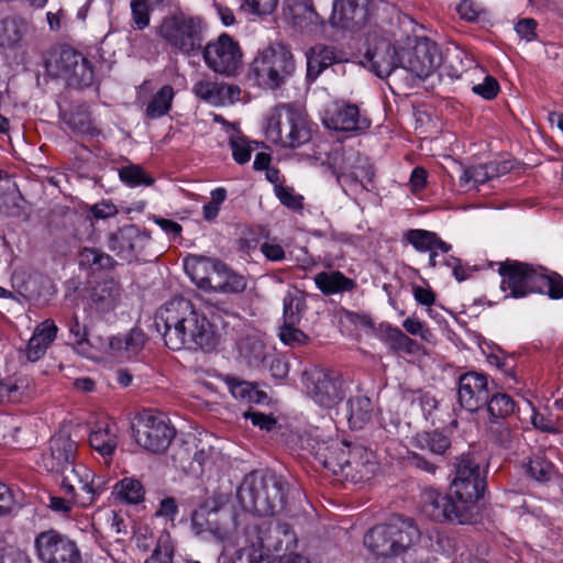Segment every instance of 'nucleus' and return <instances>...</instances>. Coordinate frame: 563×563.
<instances>
[{
    "label": "nucleus",
    "mask_w": 563,
    "mask_h": 563,
    "mask_svg": "<svg viewBox=\"0 0 563 563\" xmlns=\"http://www.w3.org/2000/svg\"><path fill=\"white\" fill-rule=\"evenodd\" d=\"M164 324L165 344L175 351L217 349L221 335L208 318L185 298H174L158 311Z\"/></svg>",
    "instance_id": "obj_1"
},
{
    "label": "nucleus",
    "mask_w": 563,
    "mask_h": 563,
    "mask_svg": "<svg viewBox=\"0 0 563 563\" xmlns=\"http://www.w3.org/2000/svg\"><path fill=\"white\" fill-rule=\"evenodd\" d=\"M499 274L506 298H523L534 292L547 294L553 300L563 298L562 276L542 266L507 261L500 266Z\"/></svg>",
    "instance_id": "obj_2"
},
{
    "label": "nucleus",
    "mask_w": 563,
    "mask_h": 563,
    "mask_svg": "<svg viewBox=\"0 0 563 563\" xmlns=\"http://www.w3.org/2000/svg\"><path fill=\"white\" fill-rule=\"evenodd\" d=\"M316 455L325 468L353 483L371 479L378 466L372 451L344 442H333L324 449H319Z\"/></svg>",
    "instance_id": "obj_3"
},
{
    "label": "nucleus",
    "mask_w": 563,
    "mask_h": 563,
    "mask_svg": "<svg viewBox=\"0 0 563 563\" xmlns=\"http://www.w3.org/2000/svg\"><path fill=\"white\" fill-rule=\"evenodd\" d=\"M312 125L305 110L291 104H279L267 114L264 130L269 142L296 148L311 140Z\"/></svg>",
    "instance_id": "obj_4"
},
{
    "label": "nucleus",
    "mask_w": 563,
    "mask_h": 563,
    "mask_svg": "<svg viewBox=\"0 0 563 563\" xmlns=\"http://www.w3.org/2000/svg\"><path fill=\"white\" fill-rule=\"evenodd\" d=\"M420 539V530L411 519L397 518L389 523L376 525L363 539L364 547L377 558L398 556Z\"/></svg>",
    "instance_id": "obj_5"
},
{
    "label": "nucleus",
    "mask_w": 563,
    "mask_h": 563,
    "mask_svg": "<svg viewBox=\"0 0 563 563\" xmlns=\"http://www.w3.org/2000/svg\"><path fill=\"white\" fill-rule=\"evenodd\" d=\"M236 496L245 511L257 516H272L284 504L283 484L271 474L252 472L240 485Z\"/></svg>",
    "instance_id": "obj_6"
},
{
    "label": "nucleus",
    "mask_w": 563,
    "mask_h": 563,
    "mask_svg": "<svg viewBox=\"0 0 563 563\" xmlns=\"http://www.w3.org/2000/svg\"><path fill=\"white\" fill-rule=\"evenodd\" d=\"M295 69L291 52L282 44H272L256 53L249 77L261 88L276 90L287 82Z\"/></svg>",
    "instance_id": "obj_7"
},
{
    "label": "nucleus",
    "mask_w": 563,
    "mask_h": 563,
    "mask_svg": "<svg viewBox=\"0 0 563 563\" xmlns=\"http://www.w3.org/2000/svg\"><path fill=\"white\" fill-rule=\"evenodd\" d=\"M485 471L474 455H462L455 465V475L451 484L454 498L475 518L477 501L483 497Z\"/></svg>",
    "instance_id": "obj_8"
},
{
    "label": "nucleus",
    "mask_w": 563,
    "mask_h": 563,
    "mask_svg": "<svg viewBox=\"0 0 563 563\" xmlns=\"http://www.w3.org/2000/svg\"><path fill=\"white\" fill-rule=\"evenodd\" d=\"M132 429L137 445L155 454L165 452L175 437L168 418L154 410H144L136 415Z\"/></svg>",
    "instance_id": "obj_9"
},
{
    "label": "nucleus",
    "mask_w": 563,
    "mask_h": 563,
    "mask_svg": "<svg viewBox=\"0 0 563 563\" xmlns=\"http://www.w3.org/2000/svg\"><path fill=\"white\" fill-rule=\"evenodd\" d=\"M158 35L174 48L190 54L201 46V21L184 13L166 16L158 27Z\"/></svg>",
    "instance_id": "obj_10"
},
{
    "label": "nucleus",
    "mask_w": 563,
    "mask_h": 563,
    "mask_svg": "<svg viewBox=\"0 0 563 563\" xmlns=\"http://www.w3.org/2000/svg\"><path fill=\"white\" fill-rule=\"evenodd\" d=\"M60 472L62 490L81 507L95 503L104 489L103 482L96 481L93 471L84 464H75Z\"/></svg>",
    "instance_id": "obj_11"
},
{
    "label": "nucleus",
    "mask_w": 563,
    "mask_h": 563,
    "mask_svg": "<svg viewBox=\"0 0 563 563\" xmlns=\"http://www.w3.org/2000/svg\"><path fill=\"white\" fill-rule=\"evenodd\" d=\"M202 56L211 70L223 76H234L243 63V52L239 42L227 33L208 42Z\"/></svg>",
    "instance_id": "obj_12"
},
{
    "label": "nucleus",
    "mask_w": 563,
    "mask_h": 563,
    "mask_svg": "<svg viewBox=\"0 0 563 563\" xmlns=\"http://www.w3.org/2000/svg\"><path fill=\"white\" fill-rule=\"evenodd\" d=\"M34 547L43 563H81V553L76 542L56 530L38 533Z\"/></svg>",
    "instance_id": "obj_13"
},
{
    "label": "nucleus",
    "mask_w": 563,
    "mask_h": 563,
    "mask_svg": "<svg viewBox=\"0 0 563 563\" xmlns=\"http://www.w3.org/2000/svg\"><path fill=\"white\" fill-rule=\"evenodd\" d=\"M422 511L435 521L466 525L474 520L453 494L443 495L433 488H427L422 493Z\"/></svg>",
    "instance_id": "obj_14"
},
{
    "label": "nucleus",
    "mask_w": 563,
    "mask_h": 563,
    "mask_svg": "<svg viewBox=\"0 0 563 563\" xmlns=\"http://www.w3.org/2000/svg\"><path fill=\"white\" fill-rule=\"evenodd\" d=\"M442 55L438 45L429 40L417 42L412 49L401 53L400 66L418 78L431 76L441 65Z\"/></svg>",
    "instance_id": "obj_15"
},
{
    "label": "nucleus",
    "mask_w": 563,
    "mask_h": 563,
    "mask_svg": "<svg viewBox=\"0 0 563 563\" xmlns=\"http://www.w3.org/2000/svg\"><path fill=\"white\" fill-rule=\"evenodd\" d=\"M323 124L331 130L344 132H364L371 121L361 114L355 104L333 101L327 106L322 114Z\"/></svg>",
    "instance_id": "obj_16"
},
{
    "label": "nucleus",
    "mask_w": 563,
    "mask_h": 563,
    "mask_svg": "<svg viewBox=\"0 0 563 563\" xmlns=\"http://www.w3.org/2000/svg\"><path fill=\"white\" fill-rule=\"evenodd\" d=\"M49 67L56 76L65 77L80 86H89L93 79V70L89 62L73 48H62Z\"/></svg>",
    "instance_id": "obj_17"
},
{
    "label": "nucleus",
    "mask_w": 563,
    "mask_h": 563,
    "mask_svg": "<svg viewBox=\"0 0 563 563\" xmlns=\"http://www.w3.org/2000/svg\"><path fill=\"white\" fill-rule=\"evenodd\" d=\"M368 47L365 58L369 68L378 77H388L391 71L400 66L401 54H399L391 42L376 34L368 37Z\"/></svg>",
    "instance_id": "obj_18"
},
{
    "label": "nucleus",
    "mask_w": 563,
    "mask_h": 563,
    "mask_svg": "<svg viewBox=\"0 0 563 563\" xmlns=\"http://www.w3.org/2000/svg\"><path fill=\"white\" fill-rule=\"evenodd\" d=\"M307 390L321 407L332 408L343 399L342 382L322 371H316L308 377Z\"/></svg>",
    "instance_id": "obj_19"
},
{
    "label": "nucleus",
    "mask_w": 563,
    "mask_h": 563,
    "mask_svg": "<svg viewBox=\"0 0 563 563\" xmlns=\"http://www.w3.org/2000/svg\"><path fill=\"white\" fill-rule=\"evenodd\" d=\"M487 377L484 374L468 372L460 376L459 401L468 411H476L489 397Z\"/></svg>",
    "instance_id": "obj_20"
},
{
    "label": "nucleus",
    "mask_w": 563,
    "mask_h": 563,
    "mask_svg": "<svg viewBox=\"0 0 563 563\" xmlns=\"http://www.w3.org/2000/svg\"><path fill=\"white\" fill-rule=\"evenodd\" d=\"M194 95L216 107L234 103L240 100L241 88L236 85L219 82L208 77L197 80L192 86Z\"/></svg>",
    "instance_id": "obj_21"
},
{
    "label": "nucleus",
    "mask_w": 563,
    "mask_h": 563,
    "mask_svg": "<svg viewBox=\"0 0 563 563\" xmlns=\"http://www.w3.org/2000/svg\"><path fill=\"white\" fill-rule=\"evenodd\" d=\"M77 444L68 435H55L49 441V452L43 455V464L49 472H60L71 466Z\"/></svg>",
    "instance_id": "obj_22"
},
{
    "label": "nucleus",
    "mask_w": 563,
    "mask_h": 563,
    "mask_svg": "<svg viewBox=\"0 0 563 563\" xmlns=\"http://www.w3.org/2000/svg\"><path fill=\"white\" fill-rule=\"evenodd\" d=\"M146 89V84H143L137 91V98L144 106V115L150 120L159 119L169 113L175 98V90L169 85L162 86L146 100L143 99V93Z\"/></svg>",
    "instance_id": "obj_23"
},
{
    "label": "nucleus",
    "mask_w": 563,
    "mask_h": 563,
    "mask_svg": "<svg viewBox=\"0 0 563 563\" xmlns=\"http://www.w3.org/2000/svg\"><path fill=\"white\" fill-rule=\"evenodd\" d=\"M371 0H335L330 21L332 25L346 27L350 22L361 23L367 18Z\"/></svg>",
    "instance_id": "obj_24"
},
{
    "label": "nucleus",
    "mask_w": 563,
    "mask_h": 563,
    "mask_svg": "<svg viewBox=\"0 0 563 563\" xmlns=\"http://www.w3.org/2000/svg\"><path fill=\"white\" fill-rule=\"evenodd\" d=\"M58 328L51 319L41 322L34 330L26 347V357L31 362H36L43 357L54 342Z\"/></svg>",
    "instance_id": "obj_25"
},
{
    "label": "nucleus",
    "mask_w": 563,
    "mask_h": 563,
    "mask_svg": "<svg viewBox=\"0 0 563 563\" xmlns=\"http://www.w3.org/2000/svg\"><path fill=\"white\" fill-rule=\"evenodd\" d=\"M148 241V235L142 232L136 225H125L112 234L110 249L120 255L140 251Z\"/></svg>",
    "instance_id": "obj_26"
},
{
    "label": "nucleus",
    "mask_w": 563,
    "mask_h": 563,
    "mask_svg": "<svg viewBox=\"0 0 563 563\" xmlns=\"http://www.w3.org/2000/svg\"><path fill=\"white\" fill-rule=\"evenodd\" d=\"M91 448L103 457H110L118 446V427L109 420L99 422L89 435Z\"/></svg>",
    "instance_id": "obj_27"
},
{
    "label": "nucleus",
    "mask_w": 563,
    "mask_h": 563,
    "mask_svg": "<svg viewBox=\"0 0 563 563\" xmlns=\"http://www.w3.org/2000/svg\"><path fill=\"white\" fill-rule=\"evenodd\" d=\"M119 347L120 341L118 339L90 334L78 344L76 352L87 358L102 360L106 356H117Z\"/></svg>",
    "instance_id": "obj_28"
},
{
    "label": "nucleus",
    "mask_w": 563,
    "mask_h": 563,
    "mask_svg": "<svg viewBox=\"0 0 563 563\" xmlns=\"http://www.w3.org/2000/svg\"><path fill=\"white\" fill-rule=\"evenodd\" d=\"M240 357L253 367L260 366L269 353V346L256 335L242 338L238 343Z\"/></svg>",
    "instance_id": "obj_29"
},
{
    "label": "nucleus",
    "mask_w": 563,
    "mask_h": 563,
    "mask_svg": "<svg viewBox=\"0 0 563 563\" xmlns=\"http://www.w3.org/2000/svg\"><path fill=\"white\" fill-rule=\"evenodd\" d=\"M313 279L317 288L327 296L351 291L355 287V282L339 271L320 272Z\"/></svg>",
    "instance_id": "obj_30"
},
{
    "label": "nucleus",
    "mask_w": 563,
    "mask_h": 563,
    "mask_svg": "<svg viewBox=\"0 0 563 563\" xmlns=\"http://www.w3.org/2000/svg\"><path fill=\"white\" fill-rule=\"evenodd\" d=\"M404 239L418 252H428L433 249H439L441 253L451 251V245L441 240L438 234L432 231L411 229L405 233Z\"/></svg>",
    "instance_id": "obj_31"
},
{
    "label": "nucleus",
    "mask_w": 563,
    "mask_h": 563,
    "mask_svg": "<svg viewBox=\"0 0 563 563\" xmlns=\"http://www.w3.org/2000/svg\"><path fill=\"white\" fill-rule=\"evenodd\" d=\"M379 339L397 352L413 354L419 350V344L415 340L389 323H382L379 325Z\"/></svg>",
    "instance_id": "obj_32"
},
{
    "label": "nucleus",
    "mask_w": 563,
    "mask_h": 563,
    "mask_svg": "<svg viewBox=\"0 0 563 563\" xmlns=\"http://www.w3.org/2000/svg\"><path fill=\"white\" fill-rule=\"evenodd\" d=\"M336 55L331 47L317 45L307 54V76L314 80L323 69L336 62Z\"/></svg>",
    "instance_id": "obj_33"
},
{
    "label": "nucleus",
    "mask_w": 563,
    "mask_h": 563,
    "mask_svg": "<svg viewBox=\"0 0 563 563\" xmlns=\"http://www.w3.org/2000/svg\"><path fill=\"white\" fill-rule=\"evenodd\" d=\"M349 405V424L352 429H362L372 418L373 404L366 396L351 398Z\"/></svg>",
    "instance_id": "obj_34"
},
{
    "label": "nucleus",
    "mask_w": 563,
    "mask_h": 563,
    "mask_svg": "<svg viewBox=\"0 0 563 563\" xmlns=\"http://www.w3.org/2000/svg\"><path fill=\"white\" fill-rule=\"evenodd\" d=\"M217 500H212V506L207 501L199 509L194 511L191 522L198 533L208 531L217 536L221 534L220 527L217 521L211 518L217 516Z\"/></svg>",
    "instance_id": "obj_35"
},
{
    "label": "nucleus",
    "mask_w": 563,
    "mask_h": 563,
    "mask_svg": "<svg viewBox=\"0 0 563 563\" xmlns=\"http://www.w3.org/2000/svg\"><path fill=\"white\" fill-rule=\"evenodd\" d=\"M114 493L124 503L137 505L144 500L145 488L134 477H124L114 485Z\"/></svg>",
    "instance_id": "obj_36"
},
{
    "label": "nucleus",
    "mask_w": 563,
    "mask_h": 563,
    "mask_svg": "<svg viewBox=\"0 0 563 563\" xmlns=\"http://www.w3.org/2000/svg\"><path fill=\"white\" fill-rule=\"evenodd\" d=\"M227 384L235 399L261 404L267 398L264 391L257 390L251 383L228 378Z\"/></svg>",
    "instance_id": "obj_37"
},
{
    "label": "nucleus",
    "mask_w": 563,
    "mask_h": 563,
    "mask_svg": "<svg viewBox=\"0 0 563 563\" xmlns=\"http://www.w3.org/2000/svg\"><path fill=\"white\" fill-rule=\"evenodd\" d=\"M526 473L538 482H548L554 475L553 464L541 454H534L523 464Z\"/></svg>",
    "instance_id": "obj_38"
},
{
    "label": "nucleus",
    "mask_w": 563,
    "mask_h": 563,
    "mask_svg": "<svg viewBox=\"0 0 563 563\" xmlns=\"http://www.w3.org/2000/svg\"><path fill=\"white\" fill-rule=\"evenodd\" d=\"M488 434L493 442L504 448H511L518 440V432L505 421L490 420Z\"/></svg>",
    "instance_id": "obj_39"
},
{
    "label": "nucleus",
    "mask_w": 563,
    "mask_h": 563,
    "mask_svg": "<svg viewBox=\"0 0 563 563\" xmlns=\"http://www.w3.org/2000/svg\"><path fill=\"white\" fill-rule=\"evenodd\" d=\"M97 296V308L103 312L110 311L114 309L120 301V285L113 279L107 280L100 288Z\"/></svg>",
    "instance_id": "obj_40"
},
{
    "label": "nucleus",
    "mask_w": 563,
    "mask_h": 563,
    "mask_svg": "<svg viewBox=\"0 0 563 563\" xmlns=\"http://www.w3.org/2000/svg\"><path fill=\"white\" fill-rule=\"evenodd\" d=\"M119 177L128 187L152 186L154 178L150 176L140 165L131 164L120 168Z\"/></svg>",
    "instance_id": "obj_41"
},
{
    "label": "nucleus",
    "mask_w": 563,
    "mask_h": 563,
    "mask_svg": "<svg viewBox=\"0 0 563 563\" xmlns=\"http://www.w3.org/2000/svg\"><path fill=\"white\" fill-rule=\"evenodd\" d=\"M24 34L23 23L14 20L7 19L0 22V46L11 47L18 44Z\"/></svg>",
    "instance_id": "obj_42"
},
{
    "label": "nucleus",
    "mask_w": 563,
    "mask_h": 563,
    "mask_svg": "<svg viewBox=\"0 0 563 563\" xmlns=\"http://www.w3.org/2000/svg\"><path fill=\"white\" fill-rule=\"evenodd\" d=\"M120 341V347L118 349V355L125 354L132 356L137 354L145 344V335L139 329H133L124 335L112 336Z\"/></svg>",
    "instance_id": "obj_43"
},
{
    "label": "nucleus",
    "mask_w": 563,
    "mask_h": 563,
    "mask_svg": "<svg viewBox=\"0 0 563 563\" xmlns=\"http://www.w3.org/2000/svg\"><path fill=\"white\" fill-rule=\"evenodd\" d=\"M305 302L297 291H288L284 298V322L299 324Z\"/></svg>",
    "instance_id": "obj_44"
},
{
    "label": "nucleus",
    "mask_w": 563,
    "mask_h": 563,
    "mask_svg": "<svg viewBox=\"0 0 563 563\" xmlns=\"http://www.w3.org/2000/svg\"><path fill=\"white\" fill-rule=\"evenodd\" d=\"M79 264L91 269H101L111 267L113 260L99 250L85 247L79 253Z\"/></svg>",
    "instance_id": "obj_45"
},
{
    "label": "nucleus",
    "mask_w": 563,
    "mask_h": 563,
    "mask_svg": "<svg viewBox=\"0 0 563 563\" xmlns=\"http://www.w3.org/2000/svg\"><path fill=\"white\" fill-rule=\"evenodd\" d=\"M487 410L494 419H505L515 411V401L506 394H496L487 400Z\"/></svg>",
    "instance_id": "obj_46"
},
{
    "label": "nucleus",
    "mask_w": 563,
    "mask_h": 563,
    "mask_svg": "<svg viewBox=\"0 0 563 563\" xmlns=\"http://www.w3.org/2000/svg\"><path fill=\"white\" fill-rule=\"evenodd\" d=\"M67 124L73 131L80 134L93 135L97 132L91 114L86 110L71 112L68 115Z\"/></svg>",
    "instance_id": "obj_47"
},
{
    "label": "nucleus",
    "mask_w": 563,
    "mask_h": 563,
    "mask_svg": "<svg viewBox=\"0 0 563 563\" xmlns=\"http://www.w3.org/2000/svg\"><path fill=\"white\" fill-rule=\"evenodd\" d=\"M417 443L420 448L428 449L435 454H443L450 446L449 439L439 432L419 434Z\"/></svg>",
    "instance_id": "obj_48"
},
{
    "label": "nucleus",
    "mask_w": 563,
    "mask_h": 563,
    "mask_svg": "<svg viewBox=\"0 0 563 563\" xmlns=\"http://www.w3.org/2000/svg\"><path fill=\"white\" fill-rule=\"evenodd\" d=\"M230 147L232 151L233 159L238 164L247 163L251 159L253 151L255 150L253 142L241 135L231 136Z\"/></svg>",
    "instance_id": "obj_49"
},
{
    "label": "nucleus",
    "mask_w": 563,
    "mask_h": 563,
    "mask_svg": "<svg viewBox=\"0 0 563 563\" xmlns=\"http://www.w3.org/2000/svg\"><path fill=\"white\" fill-rule=\"evenodd\" d=\"M211 266L214 271H219L220 265L218 263H210L205 260H196L191 264H186V269L188 274L190 275L191 279L199 286V287H208L210 286V278L207 276L200 275L201 272H206L208 267Z\"/></svg>",
    "instance_id": "obj_50"
},
{
    "label": "nucleus",
    "mask_w": 563,
    "mask_h": 563,
    "mask_svg": "<svg viewBox=\"0 0 563 563\" xmlns=\"http://www.w3.org/2000/svg\"><path fill=\"white\" fill-rule=\"evenodd\" d=\"M247 282L243 275L231 271L223 272V279L218 283L217 288L224 294H239L246 288Z\"/></svg>",
    "instance_id": "obj_51"
},
{
    "label": "nucleus",
    "mask_w": 563,
    "mask_h": 563,
    "mask_svg": "<svg viewBox=\"0 0 563 563\" xmlns=\"http://www.w3.org/2000/svg\"><path fill=\"white\" fill-rule=\"evenodd\" d=\"M298 324L283 323L279 329L282 342L290 346L303 345L308 342V335L297 328Z\"/></svg>",
    "instance_id": "obj_52"
},
{
    "label": "nucleus",
    "mask_w": 563,
    "mask_h": 563,
    "mask_svg": "<svg viewBox=\"0 0 563 563\" xmlns=\"http://www.w3.org/2000/svg\"><path fill=\"white\" fill-rule=\"evenodd\" d=\"M227 199V190L223 187L213 189L210 194V201L202 208L203 218L211 221L218 217L220 206Z\"/></svg>",
    "instance_id": "obj_53"
},
{
    "label": "nucleus",
    "mask_w": 563,
    "mask_h": 563,
    "mask_svg": "<svg viewBox=\"0 0 563 563\" xmlns=\"http://www.w3.org/2000/svg\"><path fill=\"white\" fill-rule=\"evenodd\" d=\"M9 402H21L30 396L29 380L25 377L8 379Z\"/></svg>",
    "instance_id": "obj_54"
},
{
    "label": "nucleus",
    "mask_w": 563,
    "mask_h": 563,
    "mask_svg": "<svg viewBox=\"0 0 563 563\" xmlns=\"http://www.w3.org/2000/svg\"><path fill=\"white\" fill-rule=\"evenodd\" d=\"M132 19L139 30L150 24V3L147 0L131 1Z\"/></svg>",
    "instance_id": "obj_55"
},
{
    "label": "nucleus",
    "mask_w": 563,
    "mask_h": 563,
    "mask_svg": "<svg viewBox=\"0 0 563 563\" xmlns=\"http://www.w3.org/2000/svg\"><path fill=\"white\" fill-rule=\"evenodd\" d=\"M489 176L484 166H473L463 172L460 177V184L464 188H470L471 185L484 184L488 180Z\"/></svg>",
    "instance_id": "obj_56"
},
{
    "label": "nucleus",
    "mask_w": 563,
    "mask_h": 563,
    "mask_svg": "<svg viewBox=\"0 0 563 563\" xmlns=\"http://www.w3.org/2000/svg\"><path fill=\"white\" fill-rule=\"evenodd\" d=\"M275 195L278 200L289 209L299 210L302 208V197L297 195L290 187L276 186Z\"/></svg>",
    "instance_id": "obj_57"
},
{
    "label": "nucleus",
    "mask_w": 563,
    "mask_h": 563,
    "mask_svg": "<svg viewBox=\"0 0 563 563\" xmlns=\"http://www.w3.org/2000/svg\"><path fill=\"white\" fill-rule=\"evenodd\" d=\"M174 549L168 538L161 539L153 554L145 563H173Z\"/></svg>",
    "instance_id": "obj_58"
},
{
    "label": "nucleus",
    "mask_w": 563,
    "mask_h": 563,
    "mask_svg": "<svg viewBox=\"0 0 563 563\" xmlns=\"http://www.w3.org/2000/svg\"><path fill=\"white\" fill-rule=\"evenodd\" d=\"M402 327L409 334L418 335L426 342H432L434 339L433 333L417 318H407L402 322Z\"/></svg>",
    "instance_id": "obj_59"
},
{
    "label": "nucleus",
    "mask_w": 563,
    "mask_h": 563,
    "mask_svg": "<svg viewBox=\"0 0 563 563\" xmlns=\"http://www.w3.org/2000/svg\"><path fill=\"white\" fill-rule=\"evenodd\" d=\"M278 0H243L245 7L251 13L256 15H268L277 8Z\"/></svg>",
    "instance_id": "obj_60"
},
{
    "label": "nucleus",
    "mask_w": 563,
    "mask_h": 563,
    "mask_svg": "<svg viewBox=\"0 0 563 563\" xmlns=\"http://www.w3.org/2000/svg\"><path fill=\"white\" fill-rule=\"evenodd\" d=\"M456 12L461 19L474 22L481 16L484 9L473 0H462L456 7Z\"/></svg>",
    "instance_id": "obj_61"
},
{
    "label": "nucleus",
    "mask_w": 563,
    "mask_h": 563,
    "mask_svg": "<svg viewBox=\"0 0 563 563\" xmlns=\"http://www.w3.org/2000/svg\"><path fill=\"white\" fill-rule=\"evenodd\" d=\"M243 417L251 420L253 426L258 427L261 430L271 431L276 424V419L273 416L254 410L245 411Z\"/></svg>",
    "instance_id": "obj_62"
},
{
    "label": "nucleus",
    "mask_w": 563,
    "mask_h": 563,
    "mask_svg": "<svg viewBox=\"0 0 563 563\" xmlns=\"http://www.w3.org/2000/svg\"><path fill=\"white\" fill-rule=\"evenodd\" d=\"M473 91L484 99L490 100L497 96L499 91V84L494 77L486 76L482 84L473 87Z\"/></svg>",
    "instance_id": "obj_63"
},
{
    "label": "nucleus",
    "mask_w": 563,
    "mask_h": 563,
    "mask_svg": "<svg viewBox=\"0 0 563 563\" xmlns=\"http://www.w3.org/2000/svg\"><path fill=\"white\" fill-rule=\"evenodd\" d=\"M0 563H31V559L24 551L7 547L1 551Z\"/></svg>",
    "instance_id": "obj_64"
}]
</instances>
